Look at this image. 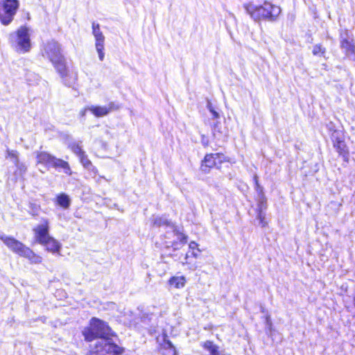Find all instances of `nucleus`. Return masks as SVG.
<instances>
[{"label":"nucleus","instance_id":"72a5a7b5","mask_svg":"<svg viewBox=\"0 0 355 355\" xmlns=\"http://www.w3.org/2000/svg\"><path fill=\"white\" fill-rule=\"evenodd\" d=\"M207 108H208V110H209V112L213 111V109H214V108H213V107L211 106V103H209V102L208 103Z\"/></svg>","mask_w":355,"mask_h":355},{"label":"nucleus","instance_id":"f257e3e1","mask_svg":"<svg viewBox=\"0 0 355 355\" xmlns=\"http://www.w3.org/2000/svg\"><path fill=\"white\" fill-rule=\"evenodd\" d=\"M244 8L254 21L261 20L274 21L281 13V8L279 6L268 1H265L262 5L248 3L244 5Z\"/></svg>","mask_w":355,"mask_h":355},{"label":"nucleus","instance_id":"aec40b11","mask_svg":"<svg viewBox=\"0 0 355 355\" xmlns=\"http://www.w3.org/2000/svg\"><path fill=\"white\" fill-rule=\"evenodd\" d=\"M52 166L54 168H63L64 171V173L68 175H71V173L68 162H67L66 161H64L63 159L55 157Z\"/></svg>","mask_w":355,"mask_h":355},{"label":"nucleus","instance_id":"4468645a","mask_svg":"<svg viewBox=\"0 0 355 355\" xmlns=\"http://www.w3.org/2000/svg\"><path fill=\"white\" fill-rule=\"evenodd\" d=\"M41 245L45 247L48 252L53 254H60L62 244L53 236L49 237Z\"/></svg>","mask_w":355,"mask_h":355},{"label":"nucleus","instance_id":"39448f33","mask_svg":"<svg viewBox=\"0 0 355 355\" xmlns=\"http://www.w3.org/2000/svg\"><path fill=\"white\" fill-rule=\"evenodd\" d=\"M19 7V0H0V21L3 25L10 24Z\"/></svg>","mask_w":355,"mask_h":355},{"label":"nucleus","instance_id":"9d476101","mask_svg":"<svg viewBox=\"0 0 355 355\" xmlns=\"http://www.w3.org/2000/svg\"><path fill=\"white\" fill-rule=\"evenodd\" d=\"M331 140L334 147L336 149L338 154L345 159L348 155V149L344 141L343 135L340 131L335 130L331 135Z\"/></svg>","mask_w":355,"mask_h":355},{"label":"nucleus","instance_id":"1a4fd4ad","mask_svg":"<svg viewBox=\"0 0 355 355\" xmlns=\"http://www.w3.org/2000/svg\"><path fill=\"white\" fill-rule=\"evenodd\" d=\"M35 239L37 243L42 244L51 236L49 234V221L47 218H42L41 223L34 229Z\"/></svg>","mask_w":355,"mask_h":355},{"label":"nucleus","instance_id":"2eb2a0df","mask_svg":"<svg viewBox=\"0 0 355 355\" xmlns=\"http://www.w3.org/2000/svg\"><path fill=\"white\" fill-rule=\"evenodd\" d=\"M217 157L219 155L214 153L206 155L201 164V170L205 173L209 172L211 168L217 164Z\"/></svg>","mask_w":355,"mask_h":355},{"label":"nucleus","instance_id":"a878e982","mask_svg":"<svg viewBox=\"0 0 355 355\" xmlns=\"http://www.w3.org/2000/svg\"><path fill=\"white\" fill-rule=\"evenodd\" d=\"M79 157H80L81 163L83 164V165L85 167L87 168L92 164L91 162L87 158V155H85V153L83 154L80 155Z\"/></svg>","mask_w":355,"mask_h":355},{"label":"nucleus","instance_id":"6e6552de","mask_svg":"<svg viewBox=\"0 0 355 355\" xmlns=\"http://www.w3.org/2000/svg\"><path fill=\"white\" fill-rule=\"evenodd\" d=\"M92 33L95 38V47L98 53L99 60L101 61H103L105 57V36L103 35L102 31H101L100 26L98 24H96L95 22L92 23Z\"/></svg>","mask_w":355,"mask_h":355},{"label":"nucleus","instance_id":"9b49d317","mask_svg":"<svg viewBox=\"0 0 355 355\" xmlns=\"http://www.w3.org/2000/svg\"><path fill=\"white\" fill-rule=\"evenodd\" d=\"M119 107L111 102L107 105H91L88 107V110L96 117H103L107 115L110 112L116 110Z\"/></svg>","mask_w":355,"mask_h":355},{"label":"nucleus","instance_id":"c85d7f7f","mask_svg":"<svg viewBox=\"0 0 355 355\" xmlns=\"http://www.w3.org/2000/svg\"><path fill=\"white\" fill-rule=\"evenodd\" d=\"M189 248L192 250H197L198 252H200L201 250L198 248V244L194 241H191L189 245Z\"/></svg>","mask_w":355,"mask_h":355},{"label":"nucleus","instance_id":"473e14b6","mask_svg":"<svg viewBox=\"0 0 355 355\" xmlns=\"http://www.w3.org/2000/svg\"><path fill=\"white\" fill-rule=\"evenodd\" d=\"M192 256L195 258H198L199 257V252L198 251L197 252L193 251Z\"/></svg>","mask_w":355,"mask_h":355},{"label":"nucleus","instance_id":"f704fd0d","mask_svg":"<svg viewBox=\"0 0 355 355\" xmlns=\"http://www.w3.org/2000/svg\"><path fill=\"white\" fill-rule=\"evenodd\" d=\"M87 110H88V107L87 108H85L83 110H82L80 112V114L83 116L85 115V113L87 112Z\"/></svg>","mask_w":355,"mask_h":355},{"label":"nucleus","instance_id":"f03ea898","mask_svg":"<svg viewBox=\"0 0 355 355\" xmlns=\"http://www.w3.org/2000/svg\"><path fill=\"white\" fill-rule=\"evenodd\" d=\"M43 55L49 59L62 78L67 76L65 59L61 53V46L57 41L52 40L44 44Z\"/></svg>","mask_w":355,"mask_h":355},{"label":"nucleus","instance_id":"7ed1b4c3","mask_svg":"<svg viewBox=\"0 0 355 355\" xmlns=\"http://www.w3.org/2000/svg\"><path fill=\"white\" fill-rule=\"evenodd\" d=\"M0 239L14 253L28 259L32 263H40L42 258L36 254L31 249L13 237L4 234L0 235Z\"/></svg>","mask_w":355,"mask_h":355},{"label":"nucleus","instance_id":"2f4dec72","mask_svg":"<svg viewBox=\"0 0 355 355\" xmlns=\"http://www.w3.org/2000/svg\"><path fill=\"white\" fill-rule=\"evenodd\" d=\"M210 112L212 114L214 119H218L219 117V114L215 111L214 109H213V111H211Z\"/></svg>","mask_w":355,"mask_h":355},{"label":"nucleus","instance_id":"bb28decb","mask_svg":"<svg viewBox=\"0 0 355 355\" xmlns=\"http://www.w3.org/2000/svg\"><path fill=\"white\" fill-rule=\"evenodd\" d=\"M214 154L219 155V157H217V162L219 164H222V163L226 162H230V158L225 156L223 154H220V153H214Z\"/></svg>","mask_w":355,"mask_h":355},{"label":"nucleus","instance_id":"e433bc0d","mask_svg":"<svg viewBox=\"0 0 355 355\" xmlns=\"http://www.w3.org/2000/svg\"><path fill=\"white\" fill-rule=\"evenodd\" d=\"M187 258H188V255H187V254H186L185 259L187 260Z\"/></svg>","mask_w":355,"mask_h":355},{"label":"nucleus","instance_id":"c9c22d12","mask_svg":"<svg viewBox=\"0 0 355 355\" xmlns=\"http://www.w3.org/2000/svg\"><path fill=\"white\" fill-rule=\"evenodd\" d=\"M354 306H355V296L354 297Z\"/></svg>","mask_w":355,"mask_h":355},{"label":"nucleus","instance_id":"ddd939ff","mask_svg":"<svg viewBox=\"0 0 355 355\" xmlns=\"http://www.w3.org/2000/svg\"><path fill=\"white\" fill-rule=\"evenodd\" d=\"M157 340L160 342L159 345L163 355H177L175 347L172 345L171 341L168 340L166 335H163Z\"/></svg>","mask_w":355,"mask_h":355},{"label":"nucleus","instance_id":"5701e85b","mask_svg":"<svg viewBox=\"0 0 355 355\" xmlns=\"http://www.w3.org/2000/svg\"><path fill=\"white\" fill-rule=\"evenodd\" d=\"M257 219L259 220V224L261 227H264L268 225V222L266 221V214L263 213V211H259Z\"/></svg>","mask_w":355,"mask_h":355},{"label":"nucleus","instance_id":"f8f14e48","mask_svg":"<svg viewBox=\"0 0 355 355\" xmlns=\"http://www.w3.org/2000/svg\"><path fill=\"white\" fill-rule=\"evenodd\" d=\"M171 229L173 230L172 233L176 239L173 241H166V244L168 246L173 247L175 250L180 249L182 245L187 243V236L178 231L175 226Z\"/></svg>","mask_w":355,"mask_h":355},{"label":"nucleus","instance_id":"b1692460","mask_svg":"<svg viewBox=\"0 0 355 355\" xmlns=\"http://www.w3.org/2000/svg\"><path fill=\"white\" fill-rule=\"evenodd\" d=\"M325 51V49L319 44L315 45L313 48V54L315 55H324Z\"/></svg>","mask_w":355,"mask_h":355},{"label":"nucleus","instance_id":"20e7f679","mask_svg":"<svg viewBox=\"0 0 355 355\" xmlns=\"http://www.w3.org/2000/svg\"><path fill=\"white\" fill-rule=\"evenodd\" d=\"M83 335L87 341H92L96 338L105 339L111 335V329L107 324L96 318H92L89 326L83 331Z\"/></svg>","mask_w":355,"mask_h":355},{"label":"nucleus","instance_id":"423d86ee","mask_svg":"<svg viewBox=\"0 0 355 355\" xmlns=\"http://www.w3.org/2000/svg\"><path fill=\"white\" fill-rule=\"evenodd\" d=\"M122 349L106 338L100 339L95 345L92 352L96 355H117L122 353Z\"/></svg>","mask_w":355,"mask_h":355},{"label":"nucleus","instance_id":"7c9ffc66","mask_svg":"<svg viewBox=\"0 0 355 355\" xmlns=\"http://www.w3.org/2000/svg\"><path fill=\"white\" fill-rule=\"evenodd\" d=\"M259 211H263V209H266V201L262 200V201L260 202V203L259 205Z\"/></svg>","mask_w":355,"mask_h":355},{"label":"nucleus","instance_id":"dca6fc26","mask_svg":"<svg viewBox=\"0 0 355 355\" xmlns=\"http://www.w3.org/2000/svg\"><path fill=\"white\" fill-rule=\"evenodd\" d=\"M202 347L204 349L202 355H224L223 352L219 350V347L211 341L204 342Z\"/></svg>","mask_w":355,"mask_h":355},{"label":"nucleus","instance_id":"a211bd4d","mask_svg":"<svg viewBox=\"0 0 355 355\" xmlns=\"http://www.w3.org/2000/svg\"><path fill=\"white\" fill-rule=\"evenodd\" d=\"M168 285L176 289L183 288L187 284V278L184 276H173L168 281Z\"/></svg>","mask_w":355,"mask_h":355},{"label":"nucleus","instance_id":"6ab92c4d","mask_svg":"<svg viewBox=\"0 0 355 355\" xmlns=\"http://www.w3.org/2000/svg\"><path fill=\"white\" fill-rule=\"evenodd\" d=\"M56 203L64 209H68L71 204V199L65 193H60L56 198Z\"/></svg>","mask_w":355,"mask_h":355},{"label":"nucleus","instance_id":"393cba45","mask_svg":"<svg viewBox=\"0 0 355 355\" xmlns=\"http://www.w3.org/2000/svg\"><path fill=\"white\" fill-rule=\"evenodd\" d=\"M7 155L9 157L12 158L14 159V162H15V164L16 165L18 164L19 163V159H18V155H17V152L15 151V150H7Z\"/></svg>","mask_w":355,"mask_h":355},{"label":"nucleus","instance_id":"c756f323","mask_svg":"<svg viewBox=\"0 0 355 355\" xmlns=\"http://www.w3.org/2000/svg\"><path fill=\"white\" fill-rule=\"evenodd\" d=\"M254 183H255V185H256V189L258 191V190H260L261 191H262V189L261 187H260L259 184V181H258V177L257 175H254Z\"/></svg>","mask_w":355,"mask_h":355},{"label":"nucleus","instance_id":"cd10ccee","mask_svg":"<svg viewBox=\"0 0 355 355\" xmlns=\"http://www.w3.org/2000/svg\"><path fill=\"white\" fill-rule=\"evenodd\" d=\"M71 148L73 153L78 156L84 153V151L81 149V147L78 144H74Z\"/></svg>","mask_w":355,"mask_h":355},{"label":"nucleus","instance_id":"f3484780","mask_svg":"<svg viewBox=\"0 0 355 355\" xmlns=\"http://www.w3.org/2000/svg\"><path fill=\"white\" fill-rule=\"evenodd\" d=\"M55 157L53 155L43 151L37 153V162L38 164H42L46 166H52Z\"/></svg>","mask_w":355,"mask_h":355},{"label":"nucleus","instance_id":"4be33fe9","mask_svg":"<svg viewBox=\"0 0 355 355\" xmlns=\"http://www.w3.org/2000/svg\"><path fill=\"white\" fill-rule=\"evenodd\" d=\"M154 225L160 227V226H166L170 227H173L174 225L165 217L157 216L154 219Z\"/></svg>","mask_w":355,"mask_h":355},{"label":"nucleus","instance_id":"412c9836","mask_svg":"<svg viewBox=\"0 0 355 355\" xmlns=\"http://www.w3.org/2000/svg\"><path fill=\"white\" fill-rule=\"evenodd\" d=\"M340 46L345 51L346 55L347 56H350L351 55L354 54L355 46L352 43V42L347 40H343L341 41Z\"/></svg>","mask_w":355,"mask_h":355},{"label":"nucleus","instance_id":"0eeeda50","mask_svg":"<svg viewBox=\"0 0 355 355\" xmlns=\"http://www.w3.org/2000/svg\"><path fill=\"white\" fill-rule=\"evenodd\" d=\"M16 51L20 53H27L31 48L30 34L26 27L21 26L17 31Z\"/></svg>","mask_w":355,"mask_h":355}]
</instances>
